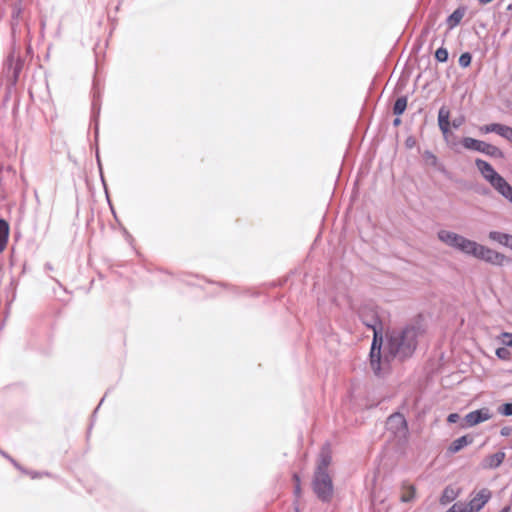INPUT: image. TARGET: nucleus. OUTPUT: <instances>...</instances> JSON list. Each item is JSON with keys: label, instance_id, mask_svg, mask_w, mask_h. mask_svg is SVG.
<instances>
[{"label": "nucleus", "instance_id": "f257e3e1", "mask_svg": "<svg viewBox=\"0 0 512 512\" xmlns=\"http://www.w3.org/2000/svg\"><path fill=\"white\" fill-rule=\"evenodd\" d=\"M425 333L426 326L421 315L402 327L388 329L384 334L385 350L381 351L380 371L372 370L374 375L383 378L390 373L394 360L405 362L411 359Z\"/></svg>", "mask_w": 512, "mask_h": 512}, {"label": "nucleus", "instance_id": "f03ea898", "mask_svg": "<svg viewBox=\"0 0 512 512\" xmlns=\"http://www.w3.org/2000/svg\"><path fill=\"white\" fill-rule=\"evenodd\" d=\"M440 241L447 246L459 250L465 255L473 256L478 260H482L490 265L502 267L510 262V258L505 254L493 250L476 241L470 240L460 234L448 230H440L437 233Z\"/></svg>", "mask_w": 512, "mask_h": 512}, {"label": "nucleus", "instance_id": "7ed1b4c3", "mask_svg": "<svg viewBox=\"0 0 512 512\" xmlns=\"http://www.w3.org/2000/svg\"><path fill=\"white\" fill-rule=\"evenodd\" d=\"M358 316L361 323L373 331L368 361L371 370L379 372L381 367V349L384 345V326L380 317L379 307L373 303H365L360 306Z\"/></svg>", "mask_w": 512, "mask_h": 512}, {"label": "nucleus", "instance_id": "20e7f679", "mask_svg": "<svg viewBox=\"0 0 512 512\" xmlns=\"http://www.w3.org/2000/svg\"><path fill=\"white\" fill-rule=\"evenodd\" d=\"M100 112H101V94H100L99 89H97L96 86L94 85L93 97H92V103H91L90 121H91V125H93V129H94V138H95V145H96L95 156H96L97 166L99 169L100 178H101V182L103 184L104 190H105L106 197H107V199H109L107 185H106V182L104 179V175H103V171H102V163L100 160L99 149H98ZM108 203L111 207L112 213L115 215V211L110 203V200H108Z\"/></svg>", "mask_w": 512, "mask_h": 512}, {"label": "nucleus", "instance_id": "39448f33", "mask_svg": "<svg viewBox=\"0 0 512 512\" xmlns=\"http://www.w3.org/2000/svg\"><path fill=\"white\" fill-rule=\"evenodd\" d=\"M312 490L322 503H330L334 496V484L329 472H314Z\"/></svg>", "mask_w": 512, "mask_h": 512}, {"label": "nucleus", "instance_id": "423d86ee", "mask_svg": "<svg viewBox=\"0 0 512 512\" xmlns=\"http://www.w3.org/2000/svg\"><path fill=\"white\" fill-rule=\"evenodd\" d=\"M23 66L24 60L19 55L16 56L15 52L12 51L7 56L3 65L2 77L4 78L5 83H10V86H16Z\"/></svg>", "mask_w": 512, "mask_h": 512}, {"label": "nucleus", "instance_id": "0eeeda50", "mask_svg": "<svg viewBox=\"0 0 512 512\" xmlns=\"http://www.w3.org/2000/svg\"><path fill=\"white\" fill-rule=\"evenodd\" d=\"M461 144L467 150L480 152L492 158L503 159L505 157L504 152L497 146L472 137H463Z\"/></svg>", "mask_w": 512, "mask_h": 512}, {"label": "nucleus", "instance_id": "6e6552de", "mask_svg": "<svg viewBox=\"0 0 512 512\" xmlns=\"http://www.w3.org/2000/svg\"><path fill=\"white\" fill-rule=\"evenodd\" d=\"M471 499L467 506V512H479L491 499L492 492L488 488H482L479 491L471 493Z\"/></svg>", "mask_w": 512, "mask_h": 512}, {"label": "nucleus", "instance_id": "1a4fd4ad", "mask_svg": "<svg viewBox=\"0 0 512 512\" xmlns=\"http://www.w3.org/2000/svg\"><path fill=\"white\" fill-rule=\"evenodd\" d=\"M449 118H450L449 109H447L446 106H442L438 112V126H439V129L442 132L443 138L447 142V144L451 148L456 149L455 147L457 145V142L449 141V137L451 135H453V133L451 132V129H450L451 124H450Z\"/></svg>", "mask_w": 512, "mask_h": 512}, {"label": "nucleus", "instance_id": "9d476101", "mask_svg": "<svg viewBox=\"0 0 512 512\" xmlns=\"http://www.w3.org/2000/svg\"><path fill=\"white\" fill-rule=\"evenodd\" d=\"M491 418V414L488 408H481L469 412L463 418L461 423L462 428L473 427Z\"/></svg>", "mask_w": 512, "mask_h": 512}, {"label": "nucleus", "instance_id": "9b49d317", "mask_svg": "<svg viewBox=\"0 0 512 512\" xmlns=\"http://www.w3.org/2000/svg\"><path fill=\"white\" fill-rule=\"evenodd\" d=\"M475 165L484 179L490 183V185L496 181L501 175L493 168V166L480 158L475 160Z\"/></svg>", "mask_w": 512, "mask_h": 512}, {"label": "nucleus", "instance_id": "f8f14e48", "mask_svg": "<svg viewBox=\"0 0 512 512\" xmlns=\"http://www.w3.org/2000/svg\"><path fill=\"white\" fill-rule=\"evenodd\" d=\"M491 186L507 201L512 204V186L506 181L503 176H500L494 181Z\"/></svg>", "mask_w": 512, "mask_h": 512}, {"label": "nucleus", "instance_id": "ddd939ff", "mask_svg": "<svg viewBox=\"0 0 512 512\" xmlns=\"http://www.w3.org/2000/svg\"><path fill=\"white\" fill-rule=\"evenodd\" d=\"M491 186L507 201L512 204V186L506 181L503 176H500L494 181Z\"/></svg>", "mask_w": 512, "mask_h": 512}, {"label": "nucleus", "instance_id": "4468645a", "mask_svg": "<svg viewBox=\"0 0 512 512\" xmlns=\"http://www.w3.org/2000/svg\"><path fill=\"white\" fill-rule=\"evenodd\" d=\"M332 462V455L330 448L323 447L319 453L317 465L314 472H328V468Z\"/></svg>", "mask_w": 512, "mask_h": 512}, {"label": "nucleus", "instance_id": "2eb2a0df", "mask_svg": "<svg viewBox=\"0 0 512 512\" xmlns=\"http://www.w3.org/2000/svg\"><path fill=\"white\" fill-rule=\"evenodd\" d=\"M505 456L506 454L503 451L488 455L482 460L481 467L483 469H496L503 463Z\"/></svg>", "mask_w": 512, "mask_h": 512}, {"label": "nucleus", "instance_id": "dca6fc26", "mask_svg": "<svg viewBox=\"0 0 512 512\" xmlns=\"http://www.w3.org/2000/svg\"><path fill=\"white\" fill-rule=\"evenodd\" d=\"M473 437L470 435H463L454 441L451 442V444L447 448L448 454H456L459 451H461L466 446L473 443Z\"/></svg>", "mask_w": 512, "mask_h": 512}, {"label": "nucleus", "instance_id": "f3484780", "mask_svg": "<svg viewBox=\"0 0 512 512\" xmlns=\"http://www.w3.org/2000/svg\"><path fill=\"white\" fill-rule=\"evenodd\" d=\"M510 126L501 123H491L483 125L479 128V131L483 134L496 133L502 138H506Z\"/></svg>", "mask_w": 512, "mask_h": 512}, {"label": "nucleus", "instance_id": "a211bd4d", "mask_svg": "<svg viewBox=\"0 0 512 512\" xmlns=\"http://www.w3.org/2000/svg\"><path fill=\"white\" fill-rule=\"evenodd\" d=\"M467 7L466 6H459L456 8L446 19V24L448 26L449 30L454 29L456 26H458L464 17L466 13Z\"/></svg>", "mask_w": 512, "mask_h": 512}, {"label": "nucleus", "instance_id": "6ab92c4d", "mask_svg": "<svg viewBox=\"0 0 512 512\" xmlns=\"http://www.w3.org/2000/svg\"><path fill=\"white\" fill-rule=\"evenodd\" d=\"M423 158L426 161V163L430 164L433 167H436L440 173L444 174L445 176H448V170L442 163H439L438 158L435 156L433 152L426 150L423 154Z\"/></svg>", "mask_w": 512, "mask_h": 512}, {"label": "nucleus", "instance_id": "aec40b11", "mask_svg": "<svg viewBox=\"0 0 512 512\" xmlns=\"http://www.w3.org/2000/svg\"><path fill=\"white\" fill-rule=\"evenodd\" d=\"M10 226L7 220L0 218V253H2L8 243Z\"/></svg>", "mask_w": 512, "mask_h": 512}, {"label": "nucleus", "instance_id": "412c9836", "mask_svg": "<svg viewBox=\"0 0 512 512\" xmlns=\"http://www.w3.org/2000/svg\"><path fill=\"white\" fill-rule=\"evenodd\" d=\"M22 13H23L22 4L14 3L12 5L11 22H10L12 34H15V32H16V29L19 25V21H20V17L22 15Z\"/></svg>", "mask_w": 512, "mask_h": 512}, {"label": "nucleus", "instance_id": "4be33fe9", "mask_svg": "<svg viewBox=\"0 0 512 512\" xmlns=\"http://www.w3.org/2000/svg\"><path fill=\"white\" fill-rule=\"evenodd\" d=\"M407 103H408V96L403 95V96L398 97L393 104V108H392L393 114L398 117L403 115L407 108Z\"/></svg>", "mask_w": 512, "mask_h": 512}, {"label": "nucleus", "instance_id": "5701e85b", "mask_svg": "<svg viewBox=\"0 0 512 512\" xmlns=\"http://www.w3.org/2000/svg\"><path fill=\"white\" fill-rule=\"evenodd\" d=\"M459 495V491L451 486L445 487L442 492L440 502L441 504H447L454 501Z\"/></svg>", "mask_w": 512, "mask_h": 512}, {"label": "nucleus", "instance_id": "b1692460", "mask_svg": "<svg viewBox=\"0 0 512 512\" xmlns=\"http://www.w3.org/2000/svg\"><path fill=\"white\" fill-rule=\"evenodd\" d=\"M509 235H510L509 233L493 230V231L489 232L488 238L491 241L496 242L505 247V244H506V241L508 240Z\"/></svg>", "mask_w": 512, "mask_h": 512}, {"label": "nucleus", "instance_id": "393cba45", "mask_svg": "<svg viewBox=\"0 0 512 512\" xmlns=\"http://www.w3.org/2000/svg\"><path fill=\"white\" fill-rule=\"evenodd\" d=\"M434 57L437 62L445 63L448 61L449 52L445 47L441 46L435 51Z\"/></svg>", "mask_w": 512, "mask_h": 512}, {"label": "nucleus", "instance_id": "a878e982", "mask_svg": "<svg viewBox=\"0 0 512 512\" xmlns=\"http://www.w3.org/2000/svg\"><path fill=\"white\" fill-rule=\"evenodd\" d=\"M472 54L470 52H464L460 55L458 63L462 68H467L471 65Z\"/></svg>", "mask_w": 512, "mask_h": 512}, {"label": "nucleus", "instance_id": "bb28decb", "mask_svg": "<svg viewBox=\"0 0 512 512\" xmlns=\"http://www.w3.org/2000/svg\"><path fill=\"white\" fill-rule=\"evenodd\" d=\"M497 412L502 416H512V402H506L497 408Z\"/></svg>", "mask_w": 512, "mask_h": 512}, {"label": "nucleus", "instance_id": "cd10ccee", "mask_svg": "<svg viewBox=\"0 0 512 512\" xmlns=\"http://www.w3.org/2000/svg\"><path fill=\"white\" fill-rule=\"evenodd\" d=\"M0 453L6 458L8 459L11 464L17 469L19 470L21 473H28V469L24 468L22 465H20L14 458H12L9 454H7L6 452L4 451H1L0 450Z\"/></svg>", "mask_w": 512, "mask_h": 512}, {"label": "nucleus", "instance_id": "c85d7f7f", "mask_svg": "<svg viewBox=\"0 0 512 512\" xmlns=\"http://www.w3.org/2000/svg\"><path fill=\"white\" fill-rule=\"evenodd\" d=\"M496 356L500 360H509L511 353L506 347H499L496 349Z\"/></svg>", "mask_w": 512, "mask_h": 512}, {"label": "nucleus", "instance_id": "c756f323", "mask_svg": "<svg viewBox=\"0 0 512 512\" xmlns=\"http://www.w3.org/2000/svg\"><path fill=\"white\" fill-rule=\"evenodd\" d=\"M467 506L464 502L454 503L446 512H467Z\"/></svg>", "mask_w": 512, "mask_h": 512}, {"label": "nucleus", "instance_id": "7c9ffc66", "mask_svg": "<svg viewBox=\"0 0 512 512\" xmlns=\"http://www.w3.org/2000/svg\"><path fill=\"white\" fill-rule=\"evenodd\" d=\"M15 87L16 86H10V83L9 84L5 83V93L3 95V103L4 104H6L10 100L12 92L14 91Z\"/></svg>", "mask_w": 512, "mask_h": 512}, {"label": "nucleus", "instance_id": "2f4dec72", "mask_svg": "<svg viewBox=\"0 0 512 512\" xmlns=\"http://www.w3.org/2000/svg\"><path fill=\"white\" fill-rule=\"evenodd\" d=\"M230 289H231L232 293L236 296L242 295V294H249L250 296L258 295V293H256V292L250 293L248 289H240L239 287H235V286H231Z\"/></svg>", "mask_w": 512, "mask_h": 512}, {"label": "nucleus", "instance_id": "473e14b6", "mask_svg": "<svg viewBox=\"0 0 512 512\" xmlns=\"http://www.w3.org/2000/svg\"><path fill=\"white\" fill-rule=\"evenodd\" d=\"M464 122L465 116L460 115L459 117L454 118L450 124L454 129H458L464 124Z\"/></svg>", "mask_w": 512, "mask_h": 512}, {"label": "nucleus", "instance_id": "72a5a7b5", "mask_svg": "<svg viewBox=\"0 0 512 512\" xmlns=\"http://www.w3.org/2000/svg\"><path fill=\"white\" fill-rule=\"evenodd\" d=\"M25 474L29 475L32 479L41 478L43 475H49L48 472H39V471H32V470H28V473H25Z\"/></svg>", "mask_w": 512, "mask_h": 512}, {"label": "nucleus", "instance_id": "f704fd0d", "mask_svg": "<svg viewBox=\"0 0 512 512\" xmlns=\"http://www.w3.org/2000/svg\"><path fill=\"white\" fill-rule=\"evenodd\" d=\"M503 337L505 339L504 344L508 347H512V333L504 332Z\"/></svg>", "mask_w": 512, "mask_h": 512}, {"label": "nucleus", "instance_id": "c9c22d12", "mask_svg": "<svg viewBox=\"0 0 512 512\" xmlns=\"http://www.w3.org/2000/svg\"><path fill=\"white\" fill-rule=\"evenodd\" d=\"M459 419H460V416L458 413H451L447 417V422L450 424H454V423H457Z\"/></svg>", "mask_w": 512, "mask_h": 512}, {"label": "nucleus", "instance_id": "e433bc0d", "mask_svg": "<svg viewBox=\"0 0 512 512\" xmlns=\"http://www.w3.org/2000/svg\"><path fill=\"white\" fill-rule=\"evenodd\" d=\"M390 420H393V419H398L402 425L406 426L407 423H406V420L405 418L400 414V413H394L392 414L390 417H389Z\"/></svg>", "mask_w": 512, "mask_h": 512}, {"label": "nucleus", "instance_id": "4c0bfd02", "mask_svg": "<svg viewBox=\"0 0 512 512\" xmlns=\"http://www.w3.org/2000/svg\"><path fill=\"white\" fill-rule=\"evenodd\" d=\"M511 433H512V427H510V426H504L500 430V435L503 437H508L511 435Z\"/></svg>", "mask_w": 512, "mask_h": 512}, {"label": "nucleus", "instance_id": "58836bf2", "mask_svg": "<svg viewBox=\"0 0 512 512\" xmlns=\"http://www.w3.org/2000/svg\"><path fill=\"white\" fill-rule=\"evenodd\" d=\"M301 493H302L301 485H299V484L294 485V495H295V497L296 498H300L301 497Z\"/></svg>", "mask_w": 512, "mask_h": 512}, {"label": "nucleus", "instance_id": "ea45409f", "mask_svg": "<svg viewBox=\"0 0 512 512\" xmlns=\"http://www.w3.org/2000/svg\"><path fill=\"white\" fill-rule=\"evenodd\" d=\"M405 144L408 148H412L415 144V139L413 137H408L405 141Z\"/></svg>", "mask_w": 512, "mask_h": 512}, {"label": "nucleus", "instance_id": "a19ab883", "mask_svg": "<svg viewBox=\"0 0 512 512\" xmlns=\"http://www.w3.org/2000/svg\"><path fill=\"white\" fill-rule=\"evenodd\" d=\"M292 479H293L294 485H296V484L301 485V478L298 473H294L292 475Z\"/></svg>", "mask_w": 512, "mask_h": 512}, {"label": "nucleus", "instance_id": "79ce46f5", "mask_svg": "<svg viewBox=\"0 0 512 512\" xmlns=\"http://www.w3.org/2000/svg\"><path fill=\"white\" fill-rule=\"evenodd\" d=\"M505 247L512 251V234L509 235L508 240L506 241Z\"/></svg>", "mask_w": 512, "mask_h": 512}, {"label": "nucleus", "instance_id": "37998d69", "mask_svg": "<svg viewBox=\"0 0 512 512\" xmlns=\"http://www.w3.org/2000/svg\"><path fill=\"white\" fill-rule=\"evenodd\" d=\"M401 118L396 116V118L393 120V126L398 127L401 124Z\"/></svg>", "mask_w": 512, "mask_h": 512}, {"label": "nucleus", "instance_id": "c03bdc74", "mask_svg": "<svg viewBox=\"0 0 512 512\" xmlns=\"http://www.w3.org/2000/svg\"><path fill=\"white\" fill-rule=\"evenodd\" d=\"M505 139L512 143V127L509 128Z\"/></svg>", "mask_w": 512, "mask_h": 512}, {"label": "nucleus", "instance_id": "a18cd8bd", "mask_svg": "<svg viewBox=\"0 0 512 512\" xmlns=\"http://www.w3.org/2000/svg\"><path fill=\"white\" fill-rule=\"evenodd\" d=\"M103 401H104V397L101 399V401H100V403L98 404V406L94 409L93 414H92V417H94V416H95V414L98 412L99 407H100V405L103 403Z\"/></svg>", "mask_w": 512, "mask_h": 512}, {"label": "nucleus", "instance_id": "49530a36", "mask_svg": "<svg viewBox=\"0 0 512 512\" xmlns=\"http://www.w3.org/2000/svg\"><path fill=\"white\" fill-rule=\"evenodd\" d=\"M44 268H45V270H48V271L53 270V266L49 262L45 263Z\"/></svg>", "mask_w": 512, "mask_h": 512}, {"label": "nucleus", "instance_id": "de8ad7c7", "mask_svg": "<svg viewBox=\"0 0 512 512\" xmlns=\"http://www.w3.org/2000/svg\"><path fill=\"white\" fill-rule=\"evenodd\" d=\"M510 510H511L510 506H505L499 512H510Z\"/></svg>", "mask_w": 512, "mask_h": 512}, {"label": "nucleus", "instance_id": "09e8293b", "mask_svg": "<svg viewBox=\"0 0 512 512\" xmlns=\"http://www.w3.org/2000/svg\"><path fill=\"white\" fill-rule=\"evenodd\" d=\"M492 1H493V0H478V2H479L480 4H488V3L492 2Z\"/></svg>", "mask_w": 512, "mask_h": 512}, {"label": "nucleus", "instance_id": "8fccbe9b", "mask_svg": "<svg viewBox=\"0 0 512 512\" xmlns=\"http://www.w3.org/2000/svg\"><path fill=\"white\" fill-rule=\"evenodd\" d=\"M401 501L402 502H408V501H410V497L402 496Z\"/></svg>", "mask_w": 512, "mask_h": 512}, {"label": "nucleus", "instance_id": "3c124183", "mask_svg": "<svg viewBox=\"0 0 512 512\" xmlns=\"http://www.w3.org/2000/svg\"><path fill=\"white\" fill-rule=\"evenodd\" d=\"M41 28H42V30H44V28H45V20H41Z\"/></svg>", "mask_w": 512, "mask_h": 512}, {"label": "nucleus", "instance_id": "603ef678", "mask_svg": "<svg viewBox=\"0 0 512 512\" xmlns=\"http://www.w3.org/2000/svg\"><path fill=\"white\" fill-rule=\"evenodd\" d=\"M428 32H429V29H428V28H425V29H423V31H422V35L427 34Z\"/></svg>", "mask_w": 512, "mask_h": 512}, {"label": "nucleus", "instance_id": "864d4df0", "mask_svg": "<svg viewBox=\"0 0 512 512\" xmlns=\"http://www.w3.org/2000/svg\"><path fill=\"white\" fill-rule=\"evenodd\" d=\"M180 281L185 282V283H187V284H190V282H189V281H187V280H186V279H184V278H180Z\"/></svg>", "mask_w": 512, "mask_h": 512}, {"label": "nucleus", "instance_id": "5fc2aeb1", "mask_svg": "<svg viewBox=\"0 0 512 512\" xmlns=\"http://www.w3.org/2000/svg\"><path fill=\"white\" fill-rule=\"evenodd\" d=\"M218 284H219L220 286H223V287H228V285H227V284H225V283H218Z\"/></svg>", "mask_w": 512, "mask_h": 512}, {"label": "nucleus", "instance_id": "6e6d98bb", "mask_svg": "<svg viewBox=\"0 0 512 512\" xmlns=\"http://www.w3.org/2000/svg\"><path fill=\"white\" fill-rule=\"evenodd\" d=\"M92 425L93 424L91 423V425L89 426L88 432H90V430L92 429Z\"/></svg>", "mask_w": 512, "mask_h": 512}, {"label": "nucleus", "instance_id": "4d7b16f0", "mask_svg": "<svg viewBox=\"0 0 512 512\" xmlns=\"http://www.w3.org/2000/svg\"><path fill=\"white\" fill-rule=\"evenodd\" d=\"M16 3H20V4H22V0H17V2H16Z\"/></svg>", "mask_w": 512, "mask_h": 512}, {"label": "nucleus", "instance_id": "13d9d810", "mask_svg": "<svg viewBox=\"0 0 512 512\" xmlns=\"http://www.w3.org/2000/svg\"><path fill=\"white\" fill-rule=\"evenodd\" d=\"M511 448H512V440H511Z\"/></svg>", "mask_w": 512, "mask_h": 512}]
</instances>
